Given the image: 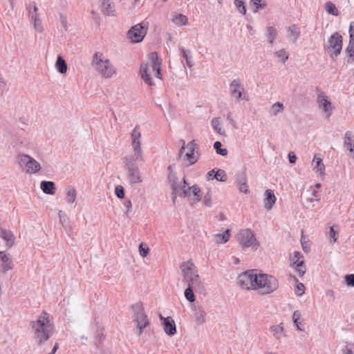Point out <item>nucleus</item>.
<instances>
[{
	"instance_id": "nucleus-1",
	"label": "nucleus",
	"mask_w": 354,
	"mask_h": 354,
	"mask_svg": "<svg viewBox=\"0 0 354 354\" xmlns=\"http://www.w3.org/2000/svg\"><path fill=\"white\" fill-rule=\"evenodd\" d=\"M30 327L39 346L45 343L55 333V326L51 322L50 315L46 311H43L36 321L30 322Z\"/></svg>"
},
{
	"instance_id": "nucleus-2",
	"label": "nucleus",
	"mask_w": 354,
	"mask_h": 354,
	"mask_svg": "<svg viewBox=\"0 0 354 354\" xmlns=\"http://www.w3.org/2000/svg\"><path fill=\"white\" fill-rule=\"evenodd\" d=\"M91 64L104 78H110L116 73L115 67L109 59L104 57L102 53H95Z\"/></svg>"
},
{
	"instance_id": "nucleus-3",
	"label": "nucleus",
	"mask_w": 354,
	"mask_h": 354,
	"mask_svg": "<svg viewBox=\"0 0 354 354\" xmlns=\"http://www.w3.org/2000/svg\"><path fill=\"white\" fill-rule=\"evenodd\" d=\"M124 168L127 170V178L131 184H137L142 181L137 160H143L144 159L136 158V156H127L123 158Z\"/></svg>"
},
{
	"instance_id": "nucleus-4",
	"label": "nucleus",
	"mask_w": 354,
	"mask_h": 354,
	"mask_svg": "<svg viewBox=\"0 0 354 354\" xmlns=\"http://www.w3.org/2000/svg\"><path fill=\"white\" fill-rule=\"evenodd\" d=\"M257 283V290H259L261 295L270 294L279 288L278 280L274 277L267 274H259Z\"/></svg>"
},
{
	"instance_id": "nucleus-5",
	"label": "nucleus",
	"mask_w": 354,
	"mask_h": 354,
	"mask_svg": "<svg viewBox=\"0 0 354 354\" xmlns=\"http://www.w3.org/2000/svg\"><path fill=\"white\" fill-rule=\"evenodd\" d=\"M17 159L19 166L27 174H35L41 169L39 162L28 155L19 154Z\"/></svg>"
},
{
	"instance_id": "nucleus-6",
	"label": "nucleus",
	"mask_w": 354,
	"mask_h": 354,
	"mask_svg": "<svg viewBox=\"0 0 354 354\" xmlns=\"http://www.w3.org/2000/svg\"><path fill=\"white\" fill-rule=\"evenodd\" d=\"M258 276L253 270H248L238 277L237 283L243 289L257 290Z\"/></svg>"
},
{
	"instance_id": "nucleus-7",
	"label": "nucleus",
	"mask_w": 354,
	"mask_h": 354,
	"mask_svg": "<svg viewBox=\"0 0 354 354\" xmlns=\"http://www.w3.org/2000/svg\"><path fill=\"white\" fill-rule=\"evenodd\" d=\"M148 30V23L142 21L133 26L127 32V37L132 43H139L143 40Z\"/></svg>"
},
{
	"instance_id": "nucleus-8",
	"label": "nucleus",
	"mask_w": 354,
	"mask_h": 354,
	"mask_svg": "<svg viewBox=\"0 0 354 354\" xmlns=\"http://www.w3.org/2000/svg\"><path fill=\"white\" fill-rule=\"evenodd\" d=\"M237 240L243 248L252 247L257 250L259 245L250 229L241 230L238 234Z\"/></svg>"
},
{
	"instance_id": "nucleus-9",
	"label": "nucleus",
	"mask_w": 354,
	"mask_h": 354,
	"mask_svg": "<svg viewBox=\"0 0 354 354\" xmlns=\"http://www.w3.org/2000/svg\"><path fill=\"white\" fill-rule=\"evenodd\" d=\"M324 48L331 53V57H333V55L335 57L338 56L342 49V36L338 32L333 33L328 39Z\"/></svg>"
},
{
	"instance_id": "nucleus-10",
	"label": "nucleus",
	"mask_w": 354,
	"mask_h": 354,
	"mask_svg": "<svg viewBox=\"0 0 354 354\" xmlns=\"http://www.w3.org/2000/svg\"><path fill=\"white\" fill-rule=\"evenodd\" d=\"M139 129V126L136 125L131 134V138L132 140L131 146L134 152V154L133 156H136V158L144 159L142 155V150L140 147L141 132L140 131Z\"/></svg>"
},
{
	"instance_id": "nucleus-11",
	"label": "nucleus",
	"mask_w": 354,
	"mask_h": 354,
	"mask_svg": "<svg viewBox=\"0 0 354 354\" xmlns=\"http://www.w3.org/2000/svg\"><path fill=\"white\" fill-rule=\"evenodd\" d=\"M183 281L187 283V286L194 288L196 292L200 294H206V289L205 286L201 282L197 271L189 275V277H185Z\"/></svg>"
},
{
	"instance_id": "nucleus-12",
	"label": "nucleus",
	"mask_w": 354,
	"mask_h": 354,
	"mask_svg": "<svg viewBox=\"0 0 354 354\" xmlns=\"http://www.w3.org/2000/svg\"><path fill=\"white\" fill-rule=\"evenodd\" d=\"M187 148L188 152L185 154L186 159L189 161V165L196 163L199 159L200 153L198 152V145L196 143L195 140L189 142Z\"/></svg>"
},
{
	"instance_id": "nucleus-13",
	"label": "nucleus",
	"mask_w": 354,
	"mask_h": 354,
	"mask_svg": "<svg viewBox=\"0 0 354 354\" xmlns=\"http://www.w3.org/2000/svg\"><path fill=\"white\" fill-rule=\"evenodd\" d=\"M318 103L320 108L322 109L323 111L326 113L327 118L330 117L332 111L335 109L332 103L327 100L326 96L324 92L320 91V93L318 95Z\"/></svg>"
},
{
	"instance_id": "nucleus-14",
	"label": "nucleus",
	"mask_w": 354,
	"mask_h": 354,
	"mask_svg": "<svg viewBox=\"0 0 354 354\" xmlns=\"http://www.w3.org/2000/svg\"><path fill=\"white\" fill-rule=\"evenodd\" d=\"M31 6H33V12L34 15H31V19L33 21V26L35 29H36L39 32L43 31V28L41 26V21L39 17L37 14L38 8L36 6V3L35 1L30 2L28 6L26 7V9L28 11L29 15H31Z\"/></svg>"
},
{
	"instance_id": "nucleus-15",
	"label": "nucleus",
	"mask_w": 354,
	"mask_h": 354,
	"mask_svg": "<svg viewBox=\"0 0 354 354\" xmlns=\"http://www.w3.org/2000/svg\"><path fill=\"white\" fill-rule=\"evenodd\" d=\"M230 93L232 97L236 100H239L242 97V93L244 88L241 83L240 79L234 80L230 85Z\"/></svg>"
},
{
	"instance_id": "nucleus-16",
	"label": "nucleus",
	"mask_w": 354,
	"mask_h": 354,
	"mask_svg": "<svg viewBox=\"0 0 354 354\" xmlns=\"http://www.w3.org/2000/svg\"><path fill=\"white\" fill-rule=\"evenodd\" d=\"M160 318L162 320V324L165 333L170 336L176 334V327L173 319L171 317L164 318L161 315H160Z\"/></svg>"
},
{
	"instance_id": "nucleus-17",
	"label": "nucleus",
	"mask_w": 354,
	"mask_h": 354,
	"mask_svg": "<svg viewBox=\"0 0 354 354\" xmlns=\"http://www.w3.org/2000/svg\"><path fill=\"white\" fill-rule=\"evenodd\" d=\"M134 321L136 322V335L140 336L143 333V330L149 325V321L147 315L145 313L138 317H134Z\"/></svg>"
},
{
	"instance_id": "nucleus-18",
	"label": "nucleus",
	"mask_w": 354,
	"mask_h": 354,
	"mask_svg": "<svg viewBox=\"0 0 354 354\" xmlns=\"http://www.w3.org/2000/svg\"><path fill=\"white\" fill-rule=\"evenodd\" d=\"M100 11L107 16H115V5L111 0H100Z\"/></svg>"
},
{
	"instance_id": "nucleus-19",
	"label": "nucleus",
	"mask_w": 354,
	"mask_h": 354,
	"mask_svg": "<svg viewBox=\"0 0 354 354\" xmlns=\"http://www.w3.org/2000/svg\"><path fill=\"white\" fill-rule=\"evenodd\" d=\"M0 259L3 263L1 266L3 272H6L12 269V261L8 253L4 251L0 252Z\"/></svg>"
},
{
	"instance_id": "nucleus-20",
	"label": "nucleus",
	"mask_w": 354,
	"mask_h": 354,
	"mask_svg": "<svg viewBox=\"0 0 354 354\" xmlns=\"http://www.w3.org/2000/svg\"><path fill=\"white\" fill-rule=\"evenodd\" d=\"M180 268L182 271L184 279L185 277H189L190 274L196 272V266L192 260L183 262L180 266Z\"/></svg>"
},
{
	"instance_id": "nucleus-21",
	"label": "nucleus",
	"mask_w": 354,
	"mask_h": 354,
	"mask_svg": "<svg viewBox=\"0 0 354 354\" xmlns=\"http://www.w3.org/2000/svg\"><path fill=\"white\" fill-rule=\"evenodd\" d=\"M276 196L272 189H266L265 192L264 207L270 210L276 203Z\"/></svg>"
},
{
	"instance_id": "nucleus-22",
	"label": "nucleus",
	"mask_w": 354,
	"mask_h": 354,
	"mask_svg": "<svg viewBox=\"0 0 354 354\" xmlns=\"http://www.w3.org/2000/svg\"><path fill=\"white\" fill-rule=\"evenodd\" d=\"M148 64L142 63L140 65V73L141 78L145 81L146 84L149 86L154 85V82L151 77V75L148 72Z\"/></svg>"
},
{
	"instance_id": "nucleus-23",
	"label": "nucleus",
	"mask_w": 354,
	"mask_h": 354,
	"mask_svg": "<svg viewBox=\"0 0 354 354\" xmlns=\"http://www.w3.org/2000/svg\"><path fill=\"white\" fill-rule=\"evenodd\" d=\"M0 237L6 242L8 248L12 246L15 242V236L10 230L1 229Z\"/></svg>"
},
{
	"instance_id": "nucleus-24",
	"label": "nucleus",
	"mask_w": 354,
	"mask_h": 354,
	"mask_svg": "<svg viewBox=\"0 0 354 354\" xmlns=\"http://www.w3.org/2000/svg\"><path fill=\"white\" fill-rule=\"evenodd\" d=\"M344 144L346 147V149L352 153L353 156L354 157V135L353 132L350 131H347L346 132L344 139Z\"/></svg>"
},
{
	"instance_id": "nucleus-25",
	"label": "nucleus",
	"mask_w": 354,
	"mask_h": 354,
	"mask_svg": "<svg viewBox=\"0 0 354 354\" xmlns=\"http://www.w3.org/2000/svg\"><path fill=\"white\" fill-rule=\"evenodd\" d=\"M40 188L44 194L53 195L55 193V184L53 181H41Z\"/></svg>"
},
{
	"instance_id": "nucleus-26",
	"label": "nucleus",
	"mask_w": 354,
	"mask_h": 354,
	"mask_svg": "<svg viewBox=\"0 0 354 354\" xmlns=\"http://www.w3.org/2000/svg\"><path fill=\"white\" fill-rule=\"evenodd\" d=\"M55 68L57 71L62 74H64L67 71V64L66 61L64 59L62 56L58 55L57 61L55 62Z\"/></svg>"
},
{
	"instance_id": "nucleus-27",
	"label": "nucleus",
	"mask_w": 354,
	"mask_h": 354,
	"mask_svg": "<svg viewBox=\"0 0 354 354\" xmlns=\"http://www.w3.org/2000/svg\"><path fill=\"white\" fill-rule=\"evenodd\" d=\"M66 199L67 203L72 204L75 201L77 197V192L73 187L67 186L66 187Z\"/></svg>"
},
{
	"instance_id": "nucleus-28",
	"label": "nucleus",
	"mask_w": 354,
	"mask_h": 354,
	"mask_svg": "<svg viewBox=\"0 0 354 354\" xmlns=\"http://www.w3.org/2000/svg\"><path fill=\"white\" fill-rule=\"evenodd\" d=\"M270 330L277 339H280L282 337L285 336L284 328L282 326V323L277 326H272L270 328Z\"/></svg>"
},
{
	"instance_id": "nucleus-29",
	"label": "nucleus",
	"mask_w": 354,
	"mask_h": 354,
	"mask_svg": "<svg viewBox=\"0 0 354 354\" xmlns=\"http://www.w3.org/2000/svg\"><path fill=\"white\" fill-rule=\"evenodd\" d=\"M149 59L151 61V67L153 71L157 70V68H161V61L159 60L158 53L153 52L149 54Z\"/></svg>"
},
{
	"instance_id": "nucleus-30",
	"label": "nucleus",
	"mask_w": 354,
	"mask_h": 354,
	"mask_svg": "<svg viewBox=\"0 0 354 354\" xmlns=\"http://www.w3.org/2000/svg\"><path fill=\"white\" fill-rule=\"evenodd\" d=\"M189 189H191L192 194L193 195V198H192V203H196L201 201V189L197 185H193L189 187Z\"/></svg>"
},
{
	"instance_id": "nucleus-31",
	"label": "nucleus",
	"mask_w": 354,
	"mask_h": 354,
	"mask_svg": "<svg viewBox=\"0 0 354 354\" xmlns=\"http://www.w3.org/2000/svg\"><path fill=\"white\" fill-rule=\"evenodd\" d=\"M278 35L277 30L275 28L272 26H269L266 29V36L268 39V41L270 45H272L274 39L277 38Z\"/></svg>"
},
{
	"instance_id": "nucleus-32",
	"label": "nucleus",
	"mask_w": 354,
	"mask_h": 354,
	"mask_svg": "<svg viewBox=\"0 0 354 354\" xmlns=\"http://www.w3.org/2000/svg\"><path fill=\"white\" fill-rule=\"evenodd\" d=\"M206 316H207L206 313L202 308H199L197 310H196V312L194 314V317H195V320L197 322V324H203V323H205V319H206Z\"/></svg>"
},
{
	"instance_id": "nucleus-33",
	"label": "nucleus",
	"mask_w": 354,
	"mask_h": 354,
	"mask_svg": "<svg viewBox=\"0 0 354 354\" xmlns=\"http://www.w3.org/2000/svg\"><path fill=\"white\" fill-rule=\"evenodd\" d=\"M172 21L177 26H185L188 24V19L185 15L177 14L174 16Z\"/></svg>"
},
{
	"instance_id": "nucleus-34",
	"label": "nucleus",
	"mask_w": 354,
	"mask_h": 354,
	"mask_svg": "<svg viewBox=\"0 0 354 354\" xmlns=\"http://www.w3.org/2000/svg\"><path fill=\"white\" fill-rule=\"evenodd\" d=\"M131 308L133 313L134 317L145 313L142 303L141 301H139V302H137V303L133 304L131 306Z\"/></svg>"
},
{
	"instance_id": "nucleus-35",
	"label": "nucleus",
	"mask_w": 354,
	"mask_h": 354,
	"mask_svg": "<svg viewBox=\"0 0 354 354\" xmlns=\"http://www.w3.org/2000/svg\"><path fill=\"white\" fill-rule=\"evenodd\" d=\"M230 236V230H226L223 234L215 235V241L216 243H225L229 240Z\"/></svg>"
},
{
	"instance_id": "nucleus-36",
	"label": "nucleus",
	"mask_w": 354,
	"mask_h": 354,
	"mask_svg": "<svg viewBox=\"0 0 354 354\" xmlns=\"http://www.w3.org/2000/svg\"><path fill=\"white\" fill-rule=\"evenodd\" d=\"M325 9L328 14L333 16H339V15L336 6L332 1H327L325 3Z\"/></svg>"
},
{
	"instance_id": "nucleus-37",
	"label": "nucleus",
	"mask_w": 354,
	"mask_h": 354,
	"mask_svg": "<svg viewBox=\"0 0 354 354\" xmlns=\"http://www.w3.org/2000/svg\"><path fill=\"white\" fill-rule=\"evenodd\" d=\"M345 51L348 55V58L346 60L347 63H348V64L353 63V62L354 61V43H352L350 41Z\"/></svg>"
},
{
	"instance_id": "nucleus-38",
	"label": "nucleus",
	"mask_w": 354,
	"mask_h": 354,
	"mask_svg": "<svg viewBox=\"0 0 354 354\" xmlns=\"http://www.w3.org/2000/svg\"><path fill=\"white\" fill-rule=\"evenodd\" d=\"M180 51L182 53V55L183 58L186 61L187 65L191 68L193 66L194 64L192 62V52L189 50H185V48H180Z\"/></svg>"
},
{
	"instance_id": "nucleus-39",
	"label": "nucleus",
	"mask_w": 354,
	"mask_h": 354,
	"mask_svg": "<svg viewBox=\"0 0 354 354\" xmlns=\"http://www.w3.org/2000/svg\"><path fill=\"white\" fill-rule=\"evenodd\" d=\"M251 4L254 6L253 12H257L261 9H263L266 7L265 0H251Z\"/></svg>"
},
{
	"instance_id": "nucleus-40",
	"label": "nucleus",
	"mask_w": 354,
	"mask_h": 354,
	"mask_svg": "<svg viewBox=\"0 0 354 354\" xmlns=\"http://www.w3.org/2000/svg\"><path fill=\"white\" fill-rule=\"evenodd\" d=\"M194 288L189 286H187V288L185 290V297L187 299V300L189 301L190 303H192L196 300L195 295L194 293Z\"/></svg>"
},
{
	"instance_id": "nucleus-41",
	"label": "nucleus",
	"mask_w": 354,
	"mask_h": 354,
	"mask_svg": "<svg viewBox=\"0 0 354 354\" xmlns=\"http://www.w3.org/2000/svg\"><path fill=\"white\" fill-rule=\"evenodd\" d=\"M222 144L219 141H216L214 143V149H215L217 154H219L222 156H225L227 155V149L225 148H221Z\"/></svg>"
},
{
	"instance_id": "nucleus-42",
	"label": "nucleus",
	"mask_w": 354,
	"mask_h": 354,
	"mask_svg": "<svg viewBox=\"0 0 354 354\" xmlns=\"http://www.w3.org/2000/svg\"><path fill=\"white\" fill-rule=\"evenodd\" d=\"M313 161L315 162L316 165L315 169H317V171L319 172L321 174H324L325 171V166L322 162V160L320 158H317L316 156H314Z\"/></svg>"
},
{
	"instance_id": "nucleus-43",
	"label": "nucleus",
	"mask_w": 354,
	"mask_h": 354,
	"mask_svg": "<svg viewBox=\"0 0 354 354\" xmlns=\"http://www.w3.org/2000/svg\"><path fill=\"white\" fill-rule=\"evenodd\" d=\"M220 118H213L212 120V126L213 129L220 135L225 136V131L222 130L220 127Z\"/></svg>"
},
{
	"instance_id": "nucleus-44",
	"label": "nucleus",
	"mask_w": 354,
	"mask_h": 354,
	"mask_svg": "<svg viewBox=\"0 0 354 354\" xmlns=\"http://www.w3.org/2000/svg\"><path fill=\"white\" fill-rule=\"evenodd\" d=\"M212 179H216V180L220 182H225L227 180V175L224 170L218 169L216 171L214 172Z\"/></svg>"
},
{
	"instance_id": "nucleus-45",
	"label": "nucleus",
	"mask_w": 354,
	"mask_h": 354,
	"mask_svg": "<svg viewBox=\"0 0 354 354\" xmlns=\"http://www.w3.org/2000/svg\"><path fill=\"white\" fill-rule=\"evenodd\" d=\"M288 32H289L290 35L295 37V41L299 38L300 35L299 28L295 24L290 26L288 28Z\"/></svg>"
},
{
	"instance_id": "nucleus-46",
	"label": "nucleus",
	"mask_w": 354,
	"mask_h": 354,
	"mask_svg": "<svg viewBox=\"0 0 354 354\" xmlns=\"http://www.w3.org/2000/svg\"><path fill=\"white\" fill-rule=\"evenodd\" d=\"M234 5L237 9V10L241 13L242 15H245L246 8L245 2L243 0H234Z\"/></svg>"
},
{
	"instance_id": "nucleus-47",
	"label": "nucleus",
	"mask_w": 354,
	"mask_h": 354,
	"mask_svg": "<svg viewBox=\"0 0 354 354\" xmlns=\"http://www.w3.org/2000/svg\"><path fill=\"white\" fill-rule=\"evenodd\" d=\"M247 177L245 171H241L236 175V183L237 186L240 184L243 185L247 183Z\"/></svg>"
},
{
	"instance_id": "nucleus-48",
	"label": "nucleus",
	"mask_w": 354,
	"mask_h": 354,
	"mask_svg": "<svg viewBox=\"0 0 354 354\" xmlns=\"http://www.w3.org/2000/svg\"><path fill=\"white\" fill-rule=\"evenodd\" d=\"M295 265L296 272L298 273L299 276H303L306 272V268L304 266V261H300Z\"/></svg>"
},
{
	"instance_id": "nucleus-49",
	"label": "nucleus",
	"mask_w": 354,
	"mask_h": 354,
	"mask_svg": "<svg viewBox=\"0 0 354 354\" xmlns=\"http://www.w3.org/2000/svg\"><path fill=\"white\" fill-rule=\"evenodd\" d=\"M277 57L281 59L283 63H285L286 61L288 59V54L284 48H282L275 53Z\"/></svg>"
},
{
	"instance_id": "nucleus-50",
	"label": "nucleus",
	"mask_w": 354,
	"mask_h": 354,
	"mask_svg": "<svg viewBox=\"0 0 354 354\" xmlns=\"http://www.w3.org/2000/svg\"><path fill=\"white\" fill-rule=\"evenodd\" d=\"M139 252L142 257H146L149 252V247L144 243L139 245Z\"/></svg>"
},
{
	"instance_id": "nucleus-51",
	"label": "nucleus",
	"mask_w": 354,
	"mask_h": 354,
	"mask_svg": "<svg viewBox=\"0 0 354 354\" xmlns=\"http://www.w3.org/2000/svg\"><path fill=\"white\" fill-rule=\"evenodd\" d=\"M283 109V104L281 102H276L272 106V114L277 115Z\"/></svg>"
},
{
	"instance_id": "nucleus-52",
	"label": "nucleus",
	"mask_w": 354,
	"mask_h": 354,
	"mask_svg": "<svg viewBox=\"0 0 354 354\" xmlns=\"http://www.w3.org/2000/svg\"><path fill=\"white\" fill-rule=\"evenodd\" d=\"M203 203L205 206L208 207H212V194L210 190H208V192L204 196Z\"/></svg>"
},
{
	"instance_id": "nucleus-53",
	"label": "nucleus",
	"mask_w": 354,
	"mask_h": 354,
	"mask_svg": "<svg viewBox=\"0 0 354 354\" xmlns=\"http://www.w3.org/2000/svg\"><path fill=\"white\" fill-rule=\"evenodd\" d=\"M115 194L118 198L122 199L124 198V190L122 186L117 185L115 189Z\"/></svg>"
},
{
	"instance_id": "nucleus-54",
	"label": "nucleus",
	"mask_w": 354,
	"mask_h": 354,
	"mask_svg": "<svg viewBox=\"0 0 354 354\" xmlns=\"http://www.w3.org/2000/svg\"><path fill=\"white\" fill-rule=\"evenodd\" d=\"M328 234L330 238V243H335L337 239V232L334 230L333 227H330Z\"/></svg>"
},
{
	"instance_id": "nucleus-55",
	"label": "nucleus",
	"mask_w": 354,
	"mask_h": 354,
	"mask_svg": "<svg viewBox=\"0 0 354 354\" xmlns=\"http://www.w3.org/2000/svg\"><path fill=\"white\" fill-rule=\"evenodd\" d=\"M346 283L348 286L354 287V274H350L345 276Z\"/></svg>"
},
{
	"instance_id": "nucleus-56",
	"label": "nucleus",
	"mask_w": 354,
	"mask_h": 354,
	"mask_svg": "<svg viewBox=\"0 0 354 354\" xmlns=\"http://www.w3.org/2000/svg\"><path fill=\"white\" fill-rule=\"evenodd\" d=\"M296 292L298 296H301L304 294L305 286L302 283H299L296 286Z\"/></svg>"
},
{
	"instance_id": "nucleus-57",
	"label": "nucleus",
	"mask_w": 354,
	"mask_h": 354,
	"mask_svg": "<svg viewBox=\"0 0 354 354\" xmlns=\"http://www.w3.org/2000/svg\"><path fill=\"white\" fill-rule=\"evenodd\" d=\"M167 178H168V180H169V183L170 185H171L172 183H174L176 181H178V178H177V176H176V174L174 171H170L169 173H168Z\"/></svg>"
},
{
	"instance_id": "nucleus-58",
	"label": "nucleus",
	"mask_w": 354,
	"mask_h": 354,
	"mask_svg": "<svg viewBox=\"0 0 354 354\" xmlns=\"http://www.w3.org/2000/svg\"><path fill=\"white\" fill-rule=\"evenodd\" d=\"M302 257L303 255L299 252L295 251L294 252L293 264L295 265L299 262L300 261L299 260Z\"/></svg>"
},
{
	"instance_id": "nucleus-59",
	"label": "nucleus",
	"mask_w": 354,
	"mask_h": 354,
	"mask_svg": "<svg viewBox=\"0 0 354 354\" xmlns=\"http://www.w3.org/2000/svg\"><path fill=\"white\" fill-rule=\"evenodd\" d=\"M124 206L126 207L127 211L125 212L126 215L128 216V214L131 212L132 203L130 200L125 201L124 202Z\"/></svg>"
},
{
	"instance_id": "nucleus-60",
	"label": "nucleus",
	"mask_w": 354,
	"mask_h": 354,
	"mask_svg": "<svg viewBox=\"0 0 354 354\" xmlns=\"http://www.w3.org/2000/svg\"><path fill=\"white\" fill-rule=\"evenodd\" d=\"M301 317V313H300V312L299 310H295L293 313L292 320H293L294 323H296V322L299 321Z\"/></svg>"
},
{
	"instance_id": "nucleus-61",
	"label": "nucleus",
	"mask_w": 354,
	"mask_h": 354,
	"mask_svg": "<svg viewBox=\"0 0 354 354\" xmlns=\"http://www.w3.org/2000/svg\"><path fill=\"white\" fill-rule=\"evenodd\" d=\"M342 354H354L352 348L348 345L342 349Z\"/></svg>"
},
{
	"instance_id": "nucleus-62",
	"label": "nucleus",
	"mask_w": 354,
	"mask_h": 354,
	"mask_svg": "<svg viewBox=\"0 0 354 354\" xmlns=\"http://www.w3.org/2000/svg\"><path fill=\"white\" fill-rule=\"evenodd\" d=\"M238 187H239V189L241 192H243L245 194L248 192L247 183H244L243 185L240 184L238 185Z\"/></svg>"
},
{
	"instance_id": "nucleus-63",
	"label": "nucleus",
	"mask_w": 354,
	"mask_h": 354,
	"mask_svg": "<svg viewBox=\"0 0 354 354\" xmlns=\"http://www.w3.org/2000/svg\"><path fill=\"white\" fill-rule=\"evenodd\" d=\"M288 160L290 163L293 164L295 163L297 157L296 155L294 153V152H290L288 153Z\"/></svg>"
},
{
	"instance_id": "nucleus-64",
	"label": "nucleus",
	"mask_w": 354,
	"mask_h": 354,
	"mask_svg": "<svg viewBox=\"0 0 354 354\" xmlns=\"http://www.w3.org/2000/svg\"><path fill=\"white\" fill-rule=\"evenodd\" d=\"M171 187V192H178V191L180 189V186L178 181H176L174 183H172L170 185Z\"/></svg>"
}]
</instances>
